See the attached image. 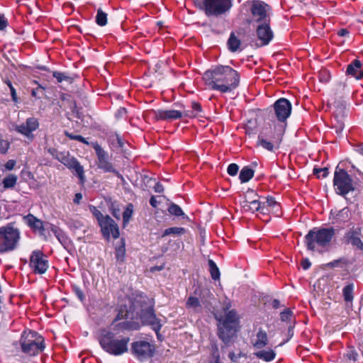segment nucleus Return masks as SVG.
I'll use <instances>...</instances> for the list:
<instances>
[{"mask_svg":"<svg viewBox=\"0 0 363 363\" xmlns=\"http://www.w3.org/2000/svg\"><path fill=\"white\" fill-rule=\"evenodd\" d=\"M17 181V177L14 174H10L5 177L3 180L4 186L5 188H12L15 186Z\"/></svg>","mask_w":363,"mask_h":363,"instance_id":"39","label":"nucleus"},{"mask_svg":"<svg viewBox=\"0 0 363 363\" xmlns=\"http://www.w3.org/2000/svg\"><path fill=\"white\" fill-rule=\"evenodd\" d=\"M38 127V120L35 117H30L26 120L25 123H22L21 124H13L11 130H15L30 140H33L34 138L33 132L36 130Z\"/></svg>","mask_w":363,"mask_h":363,"instance_id":"12","label":"nucleus"},{"mask_svg":"<svg viewBox=\"0 0 363 363\" xmlns=\"http://www.w3.org/2000/svg\"><path fill=\"white\" fill-rule=\"evenodd\" d=\"M52 232L54 233L58 241L66 247L69 243V240L65 233L56 226H53L51 228Z\"/></svg>","mask_w":363,"mask_h":363,"instance_id":"29","label":"nucleus"},{"mask_svg":"<svg viewBox=\"0 0 363 363\" xmlns=\"http://www.w3.org/2000/svg\"><path fill=\"white\" fill-rule=\"evenodd\" d=\"M133 354L140 360L151 357L155 352V346L144 340H139L132 343Z\"/></svg>","mask_w":363,"mask_h":363,"instance_id":"13","label":"nucleus"},{"mask_svg":"<svg viewBox=\"0 0 363 363\" xmlns=\"http://www.w3.org/2000/svg\"><path fill=\"white\" fill-rule=\"evenodd\" d=\"M91 145L97 156L96 165L98 168L103 170L104 172H111L121 177V175L111 163L108 152H106L97 143H93Z\"/></svg>","mask_w":363,"mask_h":363,"instance_id":"10","label":"nucleus"},{"mask_svg":"<svg viewBox=\"0 0 363 363\" xmlns=\"http://www.w3.org/2000/svg\"><path fill=\"white\" fill-rule=\"evenodd\" d=\"M154 189H155V191L157 192V193H162L164 191L163 186L159 182L155 184V186H154Z\"/></svg>","mask_w":363,"mask_h":363,"instance_id":"60","label":"nucleus"},{"mask_svg":"<svg viewBox=\"0 0 363 363\" xmlns=\"http://www.w3.org/2000/svg\"><path fill=\"white\" fill-rule=\"evenodd\" d=\"M125 250L123 246L119 247L116 250V258L118 262H123L125 258Z\"/></svg>","mask_w":363,"mask_h":363,"instance_id":"45","label":"nucleus"},{"mask_svg":"<svg viewBox=\"0 0 363 363\" xmlns=\"http://www.w3.org/2000/svg\"><path fill=\"white\" fill-rule=\"evenodd\" d=\"M335 235L333 228L311 229L305 236V244L308 250L323 252L326 250Z\"/></svg>","mask_w":363,"mask_h":363,"instance_id":"3","label":"nucleus"},{"mask_svg":"<svg viewBox=\"0 0 363 363\" xmlns=\"http://www.w3.org/2000/svg\"><path fill=\"white\" fill-rule=\"evenodd\" d=\"M10 147V143L8 140H4L0 138V154H6Z\"/></svg>","mask_w":363,"mask_h":363,"instance_id":"46","label":"nucleus"},{"mask_svg":"<svg viewBox=\"0 0 363 363\" xmlns=\"http://www.w3.org/2000/svg\"><path fill=\"white\" fill-rule=\"evenodd\" d=\"M203 79L210 89L228 93L239 86L240 75L230 66L220 65L205 72Z\"/></svg>","mask_w":363,"mask_h":363,"instance_id":"1","label":"nucleus"},{"mask_svg":"<svg viewBox=\"0 0 363 363\" xmlns=\"http://www.w3.org/2000/svg\"><path fill=\"white\" fill-rule=\"evenodd\" d=\"M145 115L147 117L152 118L155 121L160 120H176L182 118L184 116V112L177 110H149L147 111Z\"/></svg>","mask_w":363,"mask_h":363,"instance_id":"15","label":"nucleus"},{"mask_svg":"<svg viewBox=\"0 0 363 363\" xmlns=\"http://www.w3.org/2000/svg\"><path fill=\"white\" fill-rule=\"evenodd\" d=\"M354 150L359 153L360 155H363V143H361V144H359L357 145L355 147H354Z\"/></svg>","mask_w":363,"mask_h":363,"instance_id":"63","label":"nucleus"},{"mask_svg":"<svg viewBox=\"0 0 363 363\" xmlns=\"http://www.w3.org/2000/svg\"><path fill=\"white\" fill-rule=\"evenodd\" d=\"M238 169H239V167L238 164H230L228 167V173L231 175V176H235L237 174L238 172Z\"/></svg>","mask_w":363,"mask_h":363,"instance_id":"49","label":"nucleus"},{"mask_svg":"<svg viewBox=\"0 0 363 363\" xmlns=\"http://www.w3.org/2000/svg\"><path fill=\"white\" fill-rule=\"evenodd\" d=\"M96 22L100 26H104L107 23V15L100 9L97 11Z\"/></svg>","mask_w":363,"mask_h":363,"instance_id":"37","label":"nucleus"},{"mask_svg":"<svg viewBox=\"0 0 363 363\" xmlns=\"http://www.w3.org/2000/svg\"><path fill=\"white\" fill-rule=\"evenodd\" d=\"M186 306L189 308H192L196 311H199L201 308L200 302L196 297H189L186 301Z\"/></svg>","mask_w":363,"mask_h":363,"instance_id":"38","label":"nucleus"},{"mask_svg":"<svg viewBox=\"0 0 363 363\" xmlns=\"http://www.w3.org/2000/svg\"><path fill=\"white\" fill-rule=\"evenodd\" d=\"M70 169H72L75 172L82 182H84V168L77 160L74 161Z\"/></svg>","mask_w":363,"mask_h":363,"instance_id":"33","label":"nucleus"},{"mask_svg":"<svg viewBox=\"0 0 363 363\" xmlns=\"http://www.w3.org/2000/svg\"><path fill=\"white\" fill-rule=\"evenodd\" d=\"M73 289H74V292L75 295L77 296V298L81 301H83L85 298L83 291L77 286H74L73 288Z\"/></svg>","mask_w":363,"mask_h":363,"instance_id":"53","label":"nucleus"},{"mask_svg":"<svg viewBox=\"0 0 363 363\" xmlns=\"http://www.w3.org/2000/svg\"><path fill=\"white\" fill-rule=\"evenodd\" d=\"M281 131L272 133L271 128H264L258 136L257 145L271 152L278 149L282 140Z\"/></svg>","mask_w":363,"mask_h":363,"instance_id":"9","label":"nucleus"},{"mask_svg":"<svg viewBox=\"0 0 363 363\" xmlns=\"http://www.w3.org/2000/svg\"><path fill=\"white\" fill-rule=\"evenodd\" d=\"M185 229L184 228H179V227H172V228H167L162 237H165L167 235H182V234H184L185 233Z\"/></svg>","mask_w":363,"mask_h":363,"instance_id":"36","label":"nucleus"},{"mask_svg":"<svg viewBox=\"0 0 363 363\" xmlns=\"http://www.w3.org/2000/svg\"><path fill=\"white\" fill-rule=\"evenodd\" d=\"M269 213H272L276 215V216H280V206L279 205V208H272L269 209Z\"/></svg>","mask_w":363,"mask_h":363,"instance_id":"62","label":"nucleus"},{"mask_svg":"<svg viewBox=\"0 0 363 363\" xmlns=\"http://www.w3.org/2000/svg\"><path fill=\"white\" fill-rule=\"evenodd\" d=\"M349 34V31L347 30V29H341L338 32H337V35L341 36V37H344V36H346Z\"/></svg>","mask_w":363,"mask_h":363,"instance_id":"64","label":"nucleus"},{"mask_svg":"<svg viewBox=\"0 0 363 363\" xmlns=\"http://www.w3.org/2000/svg\"><path fill=\"white\" fill-rule=\"evenodd\" d=\"M238 317L235 311H228L223 318L219 319L218 336L225 342L228 343L235 336L237 332Z\"/></svg>","mask_w":363,"mask_h":363,"instance_id":"7","label":"nucleus"},{"mask_svg":"<svg viewBox=\"0 0 363 363\" xmlns=\"http://www.w3.org/2000/svg\"><path fill=\"white\" fill-rule=\"evenodd\" d=\"M270 21L258 23L256 28V35L259 41L257 46L268 45L274 38V33L269 26Z\"/></svg>","mask_w":363,"mask_h":363,"instance_id":"16","label":"nucleus"},{"mask_svg":"<svg viewBox=\"0 0 363 363\" xmlns=\"http://www.w3.org/2000/svg\"><path fill=\"white\" fill-rule=\"evenodd\" d=\"M70 169H72L75 172L82 182H84V168L77 160L74 161Z\"/></svg>","mask_w":363,"mask_h":363,"instance_id":"32","label":"nucleus"},{"mask_svg":"<svg viewBox=\"0 0 363 363\" xmlns=\"http://www.w3.org/2000/svg\"><path fill=\"white\" fill-rule=\"evenodd\" d=\"M345 242L350 243L359 250L363 249V242L359 238V233L354 229H350L344 235Z\"/></svg>","mask_w":363,"mask_h":363,"instance_id":"23","label":"nucleus"},{"mask_svg":"<svg viewBox=\"0 0 363 363\" xmlns=\"http://www.w3.org/2000/svg\"><path fill=\"white\" fill-rule=\"evenodd\" d=\"M228 357L232 362H237L240 357V354H237L234 352H230Z\"/></svg>","mask_w":363,"mask_h":363,"instance_id":"59","label":"nucleus"},{"mask_svg":"<svg viewBox=\"0 0 363 363\" xmlns=\"http://www.w3.org/2000/svg\"><path fill=\"white\" fill-rule=\"evenodd\" d=\"M275 116L279 122H284L291 115V104L284 98L278 99L274 104Z\"/></svg>","mask_w":363,"mask_h":363,"instance_id":"18","label":"nucleus"},{"mask_svg":"<svg viewBox=\"0 0 363 363\" xmlns=\"http://www.w3.org/2000/svg\"><path fill=\"white\" fill-rule=\"evenodd\" d=\"M353 284H350L345 286L342 290L343 297L345 301L352 302L353 300Z\"/></svg>","mask_w":363,"mask_h":363,"instance_id":"31","label":"nucleus"},{"mask_svg":"<svg viewBox=\"0 0 363 363\" xmlns=\"http://www.w3.org/2000/svg\"><path fill=\"white\" fill-rule=\"evenodd\" d=\"M250 11L252 20L257 23L270 21V7L264 2L259 0L252 1Z\"/></svg>","mask_w":363,"mask_h":363,"instance_id":"11","label":"nucleus"},{"mask_svg":"<svg viewBox=\"0 0 363 363\" xmlns=\"http://www.w3.org/2000/svg\"><path fill=\"white\" fill-rule=\"evenodd\" d=\"M311 264L308 259H304L301 261V266L303 269L306 270L311 267Z\"/></svg>","mask_w":363,"mask_h":363,"instance_id":"58","label":"nucleus"},{"mask_svg":"<svg viewBox=\"0 0 363 363\" xmlns=\"http://www.w3.org/2000/svg\"><path fill=\"white\" fill-rule=\"evenodd\" d=\"M89 210L94 215V216L96 218L99 224L105 218V216L96 208V207L94 206H89Z\"/></svg>","mask_w":363,"mask_h":363,"instance_id":"41","label":"nucleus"},{"mask_svg":"<svg viewBox=\"0 0 363 363\" xmlns=\"http://www.w3.org/2000/svg\"><path fill=\"white\" fill-rule=\"evenodd\" d=\"M268 336L265 330L259 328L256 333L251 342L253 348L259 350L264 348L268 344Z\"/></svg>","mask_w":363,"mask_h":363,"instance_id":"22","label":"nucleus"},{"mask_svg":"<svg viewBox=\"0 0 363 363\" xmlns=\"http://www.w3.org/2000/svg\"><path fill=\"white\" fill-rule=\"evenodd\" d=\"M240 40L234 33H231L228 41V48L232 52H236L240 49Z\"/></svg>","mask_w":363,"mask_h":363,"instance_id":"30","label":"nucleus"},{"mask_svg":"<svg viewBox=\"0 0 363 363\" xmlns=\"http://www.w3.org/2000/svg\"><path fill=\"white\" fill-rule=\"evenodd\" d=\"M133 313L131 311H129L128 310V308L126 306H121L118 310V313L114 319V321L112 324V329L113 330H116V328L118 327L123 330H136L137 328L133 326V324L131 323L129 321H123L118 325H114V323L123 319H128L132 318Z\"/></svg>","mask_w":363,"mask_h":363,"instance_id":"17","label":"nucleus"},{"mask_svg":"<svg viewBox=\"0 0 363 363\" xmlns=\"http://www.w3.org/2000/svg\"><path fill=\"white\" fill-rule=\"evenodd\" d=\"M128 336L118 335L114 331L103 330L99 341L102 349L113 356H121L128 352L130 342Z\"/></svg>","mask_w":363,"mask_h":363,"instance_id":"2","label":"nucleus"},{"mask_svg":"<svg viewBox=\"0 0 363 363\" xmlns=\"http://www.w3.org/2000/svg\"><path fill=\"white\" fill-rule=\"evenodd\" d=\"M24 219L26 223L34 230H38L40 233L44 230L43 222L34 216L29 214Z\"/></svg>","mask_w":363,"mask_h":363,"instance_id":"26","label":"nucleus"},{"mask_svg":"<svg viewBox=\"0 0 363 363\" xmlns=\"http://www.w3.org/2000/svg\"><path fill=\"white\" fill-rule=\"evenodd\" d=\"M263 203H265V205L268 209L267 213H269V209L275 207L277 208H279V203L272 197H267V198L264 199Z\"/></svg>","mask_w":363,"mask_h":363,"instance_id":"43","label":"nucleus"},{"mask_svg":"<svg viewBox=\"0 0 363 363\" xmlns=\"http://www.w3.org/2000/svg\"><path fill=\"white\" fill-rule=\"evenodd\" d=\"M331 214L339 223H345L350 219V211L347 208H343L340 211H331Z\"/></svg>","mask_w":363,"mask_h":363,"instance_id":"27","label":"nucleus"},{"mask_svg":"<svg viewBox=\"0 0 363 363\" xmlns=\"http://www.w3.org/2000/svg\"><path fill=\"white\" fill-rule=\"evenodd\" d=\"M192 111H187L184 112V116L195 117L199 112L201 111V106L199 103L192 102L191 104Z\"/></svg>","mask_w":363,"mask_h":363,"instance_id":"35","label":"nucleus"},{"mask_svg":"<svg viewBox=\"0 0 363 363\" xmlns=\"http://www.w3.org/2000/svg\"><path fill=\"white\" fill-rule=\"evenodd\" d=\"M208 266L212 279L218 280L220 279V271L216 264L212 259H209Z\"/></svg>","mask_w":363,"mask_h":363,"instance_id":"34","label":"nucleus"},{"mask_svg":"<svg viewBox=\"0 0 363 363\" xmlns=\"http://www.w3.org/2000/svg\"><path fill=\"white\" fill-rule=\"evenodd\" d=\"M253 354L258 359L267 362L274 360L276 357V352L271 348H268L267 350H257Z\"/></svg>","mask_w":363,"mask_h":363,"instance_id":"25","label":"nucleus"},{"mask_svg":"<svg viewBox=\"0 0 363 363\" xmlns=\"http://www.w3.org/2000/svg\"><path fill=\"white\" fill-rule=\"evenodd\" d=\"M333 185L335 191L343 196H345L349 192L354 190V182L342 169H336L334 174Z\"/></svg>","mask_w":363,"mask_h":363,"instance_id":"8","label":"nucleus"},{"mask_svg":"<svg viewBox=\"0 0 363 363\" xmlns=\"http://www.w3.org/2000/svg\"><path fill=\"white\" fill-rule=\"evenodd\" d=\"M6 84L10 89L11 95L13 101L16 102L18 99H17V94H16L15 88L13 86V85L10 81L6 82Z\"/></svg>","mask_w":363,"mask_h":363,"instance_id":"51","label":"nucleus"},{"mask_svg":"<svg viewBox=\"0 0 363 363\" xmlns=\"http://www.w3.org/2000/svg\"><path fill=\"white\" fill-rule=\"evenodd\" d=\"M30 267L34 273L43 274L48 268V261L41 251L35 250L30 255Z\"/></svg>","mask_w":363,"mask_h":363,"instance_id":"14","label":"nucleus"},{"mask_svg":"<svg viewBox=\"0 0 363 363\" xmlns=\"http://www.w3.org/2000/svg\"><path fill=\"white\" fill-rule=\"evenodd\" d=\"M57 159L69 169H70V167H72V164L74 163V161L77 160L74 157H69L68 156L65 155L60 157H58Z\"/></svg>","mask_w":363,"mask_h":363,"instance_id":"42","label":"nucleus"},{"mask_svg":"<svg viewBox=\"0 0 363 363\" xmlns=\"http://www.w3.org/2000/svg\"><path fill=\"white\" fill-rule=\"evenodd\" d=\"M140 318L143 323L150 325L157 333L161 329L160 320L156 317L152 308L143 311Z\"/></svg>","mask_w":363,"mask_h":363,"instance_id":"20","label":"nucleus"},{"mask_svg":"<svg viewBox=\"0 0 363 363\" xmlns=\"http://www.w3.org/2000/svg\"><path fill=\"white\" fill-rule=\"evenodd\" d=\"M213 347V361L211 362V363H220L218 347L216 345H214Z\"/></svg>","mask_w":363,"mask_h":363,"instance_id":"52","label":"nucleus"},{"mask_svg":"<svg viewBox=\"0 0 363 363\" xmlns=\"http://www.w3.org/2000/svg\"><path fill=\"white\" fill-rule=\"evenodd\" d=\"M66 135L67 137H69L70 139H73V140H78L79 142H82L83 143H86L87 144L88 143L86 141L85 138H83L82 135H74L72 134H69L68 133H66Z\"/></svg>","mask_w":363,"mask_h":363,"instance_id":"54","label":"nucleus"},{"mask_svg":"<svg viewBox=\"0 0 363 363\" xmlns=\"http://www.w3.org/2000/svg\"><path fill=\"white\" fill-rule=\"evenodd\" d=\"M313 174L317 176L318 178H325L328 174V169L326 167L320 169H314Z\"/></svg>","mask_w":363,"mask_h":363,"instance_id":"47","label":"nucleus"},{"mask_svg":"<svg viewBox=\"0 0 363 363\" xmlns=\"http://www.w3.org/2000/svg\"><path fill=\"white\" fill-rule=\"evenodd\" d=\"M20 342L22 351L30 356L36 355L45 349L44 339L35 331L23 333Z\"/></svg>","mask_w":363,"mask_h":363,"instance_id":"6","label":"nucleus"},{"mask_svg":"<svg viewBox=\"0 0 363 363\" xmlns=\"http://www.w3.org/2000/svg\"><path fill=\"white\" fill-rule=\"evenodd\" d=\"M7 26V21L4 17H0V30H4Z\"/></svg>","mask_w":363,"mask_h":363,"instance_id":"61","label":"nucleus"},{"mask_svg":"<svg viewBox=\"0 0 363 363\" xmlns=\"http://www.w3.org/2000/svg\"><path fill=\"white\" fill-rule=\"evenodd\" d=\"M242 207L245 211L254 213L259 211L262 214H267L268 209L263 201L254 199L252 201L245 200L242 203Z\"/></svg>","mask_w":363,"mask_h":363,"instance_id":"21","label":"nucleus"},{"mask_svg":"<svg viewBox=\"0 0 363 363\" xmlns=\"http://www.w3.org/2000/svg\"><path fill=\"white\" fill-rule=\"evenodd\" d=\"M20 240V230L12 223L0 227V254L14 251L17 249Z\"/></svg>","mask_w":363,"mask_h":363,"instance_id":"4","label":"nucleus"},{"mask_svg":"<svg viewBox=\"0 0 363 363\" xmlns=\"http://www.w3.org/2000/svg\"><path fill=\"white\" fill-rule=\"evenodd\" d=\"M347 357L350 360H353V361H356L357 359V357H358V354L357 352L355 351L354 349L352 348L350 349L347 353Z\"/></svg>","mask_w":363,"mask_h":363,"instance_id":"50","label":"nucleus"},{"mask_svg":"<svg viewBox=\"0 0 363 363\" xmlns=\"http://www.w3.org/2000/svg\"><path fill=\"white\" fill-rule=\"evenodd\" d=\"M44 90V86L38 85V86L36 89L32 90L31 94L33 96L40 99L41 97V95L43 94Z\"/></svg>","mask_w":363,"mask_h":363,"instance_id":"48","label":"nucleus"},{"mask_svg":"<svg viewBox=\"0 0 363 363\" xmlns=\"http://www.w3.org/2000/svg\"><path fill=\"white\" fill-rule=\"evenodd\" d=\"M15 165L16 161L13 160H10L5 164V168L8 170H12L14 168Z\"/></svg>","mask_w":363,"mask_h":363,"instance_id":"57","label":"nucleus"},{"mask_svg":"<svg viewBox=\"0 0 363 363\" xmlns=\"http://www.w3.org/2000/svg\"><path fill=\"white\" fill-rule=\"evenodd\" d=\"M99 225L105 238L109 239L111 236L113 239H117L119 237L118 225L109 216L106 215L105 218Z\"/></svg>","mask_w":363,"mask_h":363,"instance_id":"19","label":"nucleus"},{"mask_svg":"<svg viewBox=\"0 0 363 363\" xmlns=\"http://www.w3.org/2000/svg\"><path fill=\"white\" fill-rule=\"evenodd\" d=\"M255 171L250 168L248 166L244 167L239 175V178L242 183H245L250 181L254 176Z\"/></svg>","mask_w":363,"mask_h":363,"instance_id":"28","label":"nucleus"},{"mask_svg":"<svg viewBox=\"0 0 363 363\" xmlns=\"http://www.w3.org/2000/svg\"><path fill=\"white\" fill-rule=\"evenodd\" d=\"M347 72L357 79L362 78L363 64L359 60H355L352 64L348 65Z\"/></svg>","mask_w":363,"mask_h":363,"instance_id":"24","label":"nucleus"},{"mask_svg":"<svg viewBox=\"0 0 363 363\" xmlns=\"http://www.w3.org/2000/svg\"><path fill=\"white\" fill-rule=\"evenodd\" d=\"M194 3L208 17H219L232 7L231 0H194Z\"/></svg>","mask_w":363,"mask_h":363,"instance_id":"5","label":"nucleus"},{"mask_svg":"<svg viewBox=\"0 0 363 363\" xmlns=\"http://www.w3.org/2000/svg\"><path fill=\"white\" fill-rule=\"evenodd\" d=\"M53 77L57 80L58 82H62L63 80H65L67 77H66L64 74L61 72H54Z\"/></svg>","mask_w":363,"mask_h":363,"instance_id":"56","label":"nucleus"},{"mask_svg":"<svg viewBox=\"0 0 363 363\" xmlns=\"http://www.w3.org/2000/svg\"><path fill=\"white\" fill-rule=\"evenodd\" d=\"M280 315L282 321L290 322L293 318V312L290 309L287 308L281 313Z\"/></svg>","mask_w":363,"mask_h":363,"instance_id":"44","label":"nucleus"},{"mask_svg":"<svg viewBox=\"0 0 363 363\" xmlns=\"http://www.w3.org/2000/svg\"><path fill=\"white\" fill-rule=\"evenodd\" d=\"M132 213H133V211L131 209L126 208L125 210V211L123 213V218L124 223H127L129 221V219L131 217Z\"/></svg>","mask_w":363,"mask_h":363,"instance_id":"55","label":"nucleus"},{"mask_svg":"<svg viewBox=\"0 0 363 363\" xmlns=\"http://www.w3.org/2000/svg\"><path fill=\"white\" fill-rule=\"evenodd\" d=\"M168 211L170 214L176 216H180L184 215V212L182 208L177 204L172 203L168 208Z\"/></svg>","mask_w":363,"mask_h":363,"instance_id":"40","label":"nucleus"}]
</instances>
